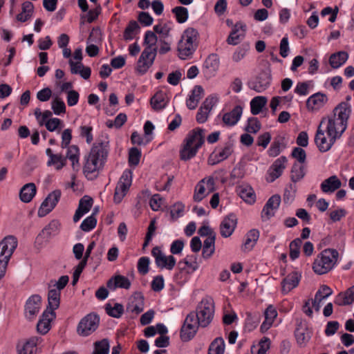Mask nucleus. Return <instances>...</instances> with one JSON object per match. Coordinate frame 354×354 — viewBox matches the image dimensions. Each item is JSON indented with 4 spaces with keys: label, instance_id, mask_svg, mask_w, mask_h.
Wrapping results in <instances>:
<instances>
[{
    "label": "nucleus",
    "instance_id": "44",
    "mask_svg": "<svg viewBox=\"0 0 354 354\" xmlns=\"http://www.w3.org/2000/svg\"><path fill=\"white\" fill-rule=\"evenodd\" d=\"M267 103V98L264 96L254 97L250 102L251 113L253 115L259 114Z\"/></svg>",
    "mask_w": 354,
    "mask_h": 354
},
{
    "label": "nucleus",
    "instance_id": "56",
    "mask_svg": "<svg viewBox=\"0 0 354 354\" xmlns=\"http://www.w3.org/2000/svg\"><path fill=\"white\" fill-rule=\"evenodd\" d=\"M51 108L54 113L56 115H60L66 113V105L64 101L59 97H56L52 101Z\"/></svg>",
    "mask_w": 354,
    "mask_h": 354
},
{
    "label": "nucleus",
    "instance_id": "43",
    "mask_svg": "<svg viewBox=\"0 0 354 354\" xmlns=\"http://www.w3.org/2000/svg\"><path fill=\"white\" fill-rule=\"evenodd\" d=\"M286 147V145L284 144V138L283 137H277L274 139L268 151V153L271 157H276L280 153L282 149Z\"/></svg>",
    "mask_w": 354,
    "mask_h": 354
},
{
    "label": "nucleus",
    "instance_id": "29",
    "mask_svg": "<svg viewBox=\"0 0 354 354\" xmlns=\"http://www.w3.org/2000/svg\"><path fill=\"white\" fill-rule=\"evenodd\" d=\"M342 186L341 180L333 175L324 180L321 184V189L324 193H333Z\"/></svg>",
    "mask_w": 354,
    "mask_h": 354
},
{
    "label": "nucleus",
    "instance_id": "47",
    "mask_svg": "<svg viewBox=\"0 0 354 354\" xmlns=\"http://www.w3.org/2000/svg\"><path fill=\"white\" fill-rule=\"evenodd\" d=\"M140 26L136 21H131L124 31V39L125 40L133 39L134 36L140 31Z\"/></svg>",
    "mask_w": 354,
    "mask_h": 354
},
{
    "label": "nucleus",
    "instance_id": "22",
    "mask_svg": "<svg viewBox=\"0 0 354 354\" xmlns=\"http://www.w3.org/2000/svg\"><path fill=\"white\" fill-rule=\"evenodd\" d=\"M287 158L286 156H281L273 162L269 169V174L271 181L273 182L280 177L286 167Z\"/></svg>",
    "mask_w": 354,
    "mask_h": 354
},
{
    "label": "nucleus",
    "instance_id": "58",
    "mask_svg": "<svg viewBox=\"0 0 354 354\" xmlns=\"http://www.w3.org/2000/svg\"><path fill=\"white\" fill-rule=\"evenodd\" d=\"M141 157L140 151L136 148L133 147L130 149L129 153V163L130 165L136 166L140 162Z\"/></svg>",
    "mask_w": 354,
    "mask_h": 354
},
{
    "label": "nucleus",
    "instance_id": "55",
    "mask_svg": "<svg viewBox=\"0 0 354 354\" xmlns=\"http://www.w3.org/2000/svg\"><path fill=\"white\" fill-rule=\"evenodd\" d=\"M97 220L94 216V213H93L92 215L88 216L82 221L80 225V228L84 232H89L93 228H95Z\"/></svg>",
    "mask_w": 354,
    "mask_h": 354
},
{
    "label": "nucleus",
    "instance_id": "53",
    "mask_svg": "<svg viewBox=\"0 0 354 354\" xmlns=\"http://www.w3.org/2000/svg\"><path fill=\"white\" fill-rule=\"evenodd\" d=\"M301 240L299 238H297L294 239L292 242L290 243V257L295 260L297 259L299 256L300 253V247L301 245Z\"/></svg>",
    "mask_w": 354,
    "mask_h": 354
},
{
    "label": "nucleus",
    "instance_id": "8",
    "mask_svg": "<svg viewBox=\"0 0 354 354\" xmlns=\"http://www.w3.org/2000/svg\"><path fill=\"white\" fill-rule=\"evenodd\" d=\"M100 318L97 315L90 313L80 322L77 331L80 336L86 337L93 333L98 327Z\"/></svg>",
    "mask_w": 354,
    "mask_h": 354
},
{
    "label": "nucleus",
    "instance_id": "46",
    "mask_svg": "<svg viewBox=\"0 0 354 354\" xmlns=\"http://www.w3.org/2000/svg\"><path fill=\"white\" fill-rule=\"evenodd\" d=\"M225 342L222 337L216 338L209 345L208 354H224Z\"/></svg>",
    "mask_w": 354,
    "mask_h": 354
},
{
    "label": "nucleus",
    "instance_id": "25",
    "mask_svg": "<svg viewBox=\"0 0 354 354\" xmlns=\"http://www.w3.org/2000/svg\"><path fill=\"white\" fill-rule=\"evenodd\" d=\"M233 152V145L227 142L223 148L218 150L214 154H212L209 160V164L215 165L225 159H227Z\"/></svg>",
    "mask_w": 354,
    "mask_h": 354
},
{
    "label": "nucleus",
    "instance_id": "52",
    "mask_svg": "<svg viewBox=\"0 0 354 354\" xmlns=\"http://www.w3.org/2000/svg\"><path fill=\"white\" fill-rule=\"evenodd\" d=\"M172 13L175 15L176 21L183 24L185 22L189 16L188 10L183 6H176L172 9Z\"/></svg>",
    "mask_w": 354,
    "mask_h": 354
},
{
    "label": "nucleus",
    "instance_id": "61",
    "mask_svg": "<svg viewBox=\"0 0 354 354\" xmlns=\"http://www.w3.org/2000/svg\"><path fill=\"white\" fill-rule=\"evenodd\" d=\"M292 158L298 160V163L304 164L306 159V153L304 149L301 147H295L292 151Z\"/></svg>",
    "mask_w": 354,
    "mask_h": 354
},
{
    "label": "nucleus",
    "instance_id": "31",
    "mask_svg": "<svg viewBox=\"0 0 354 354\" xmlns=\"http://www.w3.org/2000/svg\"><path fill=\"white\" fill-rule=\"evenodd\" d=\"M245 26L241 24H236L227 39V43L230 45H236L245 36Z\"/></svg>",
    "mask_w": 354,
    "mask_h": 354
},
{
    "label": "nucleus",
    "instance_id": "40",
    "mask_svg": "<svg viewBox=\"0 0 354 354\" xmlns=\"http://www.w3.org/2000/svg\"><path fill=\"white\" fill-rule=\"evenodd\" d=\"M34 6L30 1H26L22 3L21 12L16 17L17 20L20 22H25L28 21L33 13Z\"/></svg>",
    "mask_w": 354,
    "mask_h": 354
},
{
    "label": "nucleus",
    "instance_id": "13",
    "mask_svg": "<svg viewBox=\"0 0 354 354\" xmlns=\"http://www.w3.org/2000/svg\"><path fill=\"white\" fill-rule=\"evenodd\" d=\"M214 190V180L212 177L201 180L196 186L194 200L196 202L202 201L206 196Z\"/></svg>",
    "mask_w": 354,
    "mask_h": 354
},
{
    "label": "nucleus",
    "instance_id": "28",
    "mask_svg": "<svg viewBox=\"0 0 354 354\" xmlns=\"http://www.w3.org/2000/svg\"><path fill=\"white\" fill-rule=\"evenodd\" d=\"M295 335L297 344L301 347L305 346L310 338V333L306 324H303L302 322L297 324Z\"/></svg>",
    "mask_w": 354,
    "mask_h": 354
},
{
    "label": "nucleus",
    "instance_id": "63",
    "mask_svg": "<svg viewBox=\"0 0 354 354\" xmlns=\"http://www.w3.org/2000/svg\"><path fill=\"white\" fill-rule=\"evenodd\" d=\"M59 223L57 220H53L43 230L44 233H46L48 236H51L57 233L59 228Z\"/></svg>",
    "mask_w": 354,
    "mask_h": 354
},
{
    "label": "nucleus",
    "instance_id": "48",
    "mask_svg": "<svg viewBox=\"0 0 354 354\" xmlns=\"http://www.w3.org/2000/svg\"><path fill=\"white\" fill-rule=\"evenodd\" d=\"M66 165V158L61 153L54 154L47 162L48 166L54 165L57 170L62 169Z\"/></svg>",
    "mask_w": 354,
    "mask_h": 354
},
{
    "label": "nucleus",
    "instance_id": "16",
    "mask_svg": "<svg viewBox=\"0 0 354 354\" xmlns=\"http://www.w3.org/2000/svg\"><path fill=\"white\" fill-rule=\"evenodd\" d=\"M41 306V298L37 295H32L26 301L25 314L26 318L33 319L39 313Z\"/></svg>",
    "mask_w": 354,
    "mask_h": 354
},
{
    "label": "nucleus",
    "instance_id": "41",
    "mask_svg": "<svg viewBox=\"0 0 354 354\" xmlns=\"http://www.w3.org/2000/svg\"><path fill=\"white\" fill-rule=\"evenodd\" d=\"M306 175V167L304 164L295 162L290 171V179L292 182L300 181Z\"/></svg>",
    "mask_w": 354,
    "mask_h": 354
},
{
    "label": "nucleus",
    "instance_id": "15",
    "mask_svg": "<svg viewBox=\"0 0 354 354\" xmlns=\"http://www.w3.org/2000/svg\"><path fill=\"white\" fill-rule=\"evenodd\" d=\"M220 60L216 53L209 55L205 59L203 65V72L207 78H211L214 76L218 69Z\"/></svg>",
    "mask_w": 354,
    "mask_h": 354
},
{
    "label": "nucleus",
    "instance_id": "19",
    "mask_svg": "<svg viewBox=\"0 0 354 354\" xmlns=\"http://www.w3.org/2000/svg\"><path fill=\"white\" fill-rule=\"evenodd\" d=\"M270 75L267 72H261L256 80L249 84L250 88L258 93L264 91L270 84Z\"/></svg>",
    "mask_w": 354,
    "mask_h": 354
},
{
    "label": "nucleus",
    "instance_id": "42",
    "mask_svg": "<svg viewBox=\"0 0 354 354\" xmlns=\"http://www.w3.org/2000/svg\"><path fill=\"white\" fill-rule=\"evenodd\" d=\"M348 55L346 52L339 51L330 55L329 63L333 68H337L344 64L348 59Z\"/></svg>",
    "mask_w": 354,
    "mask_h": 354
},
{
    "label": "nucleus",
    "instance_id": "11",
    "mask_svg": "<svg viewBox=\"0 0 354 354\" xmlns=\"http://www.w3.org/2000/svg\"><path fill=\"white\" fill-rule=\"evenodd\" d=\"M324 122L325 118H323L317 128L315 137V144L321 152L329 151L337 140V138L333 136H328V140H327L324 135V131L322 129V125Z\"/></svg>",
    "mask_w": 354,
    "mask_h": 354
},
{
    "label": "nucleus",
    "instance_id": "32",
    "mask_svg": "<svg viewBox=\"0 0 354 354\" xmlns=\"http://www.w3.org/2000/svg\"><path fill=\"white\" fill-rule=\"evenodd\" d=\"M203 93L204 90L201 86H195L192 91V94L186 102L188 109L191 110L195 109L200 100L202 98Z\"/></svg>",
    "mask_w": 354,
    "mask_h": 354
},
{
    "label": "nucleus",
    "instance_id": "14",
    "mask_svg": "<svg viewBox=\"0 0 354 354\" xmlns=\"http://www.w3.org/2000/svg\"><path fill=\"white\" fill-rule=\"evenodd\" d=\"M17 239L15 236L8 235L0 242V258L9 261L15 250L17 247Z\"/></svg>",
    "mask_w": 354,
    "mask_h": 354
},
{
    "label": "nucleus",
    "instance_id": "26",
    "mask_svg": "<svg viewBox=\"0 0 354 354\" xmlns=\"http://www.w3.org/2000/svg\"><path fill=\"white\" fill-rule=\"evenodd\" d=\"M327 96L321 93L311 95L306 101V106L309 110H317L324 106L327 102Z\"/></svg>",
    "mask_w": 354,
    "mask_h": 354
},
{
    "label": "nucleus",
    "instance_id": "6",
    "mask_svg": "<svg viewBox=\"0 0 354 354\" xmlns=\"http://www.w3.org/2000/svg\"><path fill=\"white\" fill-rule=\"evenodd\" d=\"M196 318L201 327L205 328L212 322L214 315V304L211 298H204L196 309Z\"/></svg>",
    "mask_w": 354,
    "mask_h": 354
},
{
    "label": "nucleus",
    "instance_id": "37",
    "mask_svg": "<svg viewBox=\"0 0 354 354\" xmlns=\"http://www.w3.org/2000/svg\"><path fill=\"white\" fill-rule=\"evenodd\" d=\"M67 149L66 156H64L72 162V167L74 170H78L80 165V149L77 145L68 146Z\"/></svg>",
    "mask_w": 354,
    "mask_h": 354
},
{
    "label": "nucleus",
    "instance_id": "9",
    "mask_svg": "<svg viewBox=\"0 0 354 354\" xmlns=\"http://www.w3.org/2000/svg\"><path fill=\"white\" fill-rule=\"evenodd\" d=\"M156 53V48L146 47L144 49L138 59L136 66V71L139 74H145L152 66Z\"/></svg>",
    "mask_w": 354,
    "mask_h": 354
},
{
    "label": "nucleus",
    "instance_id": "2",
    "mask_svg": "<svg viewBox=\"0 0 354 354\" xmlns=\"http://www.w3.org/2000/svg\"><path fill=\"white\" fill-rule=\"evenodd\" d=\"M109 153V142L99 141L93 144L90 153L86 158L84 173L87 178L102 169Z\"/></svg>",
    "mask_w": 354,
    "mask_h": 354
},
{
    "label": "nucleus",
    "instance_id": "27",
    "mask_svg": "<svg viewBox=\"0 0 354 354\" xmlns=\"http://www.w3.org/2000/svg\"><path fill=\"white\" fill-rule=\"evenodd\" d=\"M106 286L112 290H114L118 288L129 289L131 286V281L124 276L115 275L107 281Z\"/></svg>",
    "mask_w": 354,
    "mask_h": 354
},
{
    "label": "nucleus",
    "instance_id": "24",
    "mask_svg": "<svg viewBox=\"0 0 354 354\" xmlns=\"http://www.w3.org/2000/svg\"><path fill=\"white\" fill-rule=\"evenodd\" d=\"M243 112V108L240 105H236L234 109L223 115V123L228 127L234 126L240 120Z\"/></svg>",
    "mask_w": 354,
    "mask_h": 354
},
{
    "label": "nucleus",
    "instance_id": "12",
    "mask_svg": "<svg viewBox=\"0 0 354 354\" xmlns=\"http://www.w3.org/2000/svg\"><path fill=\"white\" fill-rule=\"evenodd\" d=\"M151 254L155 258L156 264L158 268H167L169 270L174 268L176 265L174 257L172 255L165 256L159 247H154L151 250Z\"/></svg>",
    "mask_w": 354,
    "mask_h": 354
},
{
    "label": "nucleus",
    "instance_id": "18",
    "mask_svg": "<svg viewBox=\"0 0 354 354\" xmlns=\"http://www.w3.org/2000/svg\"><path fill=\"white\" fill-rule=\"evenodd\" d=\"M55 318V313L46 309L37 324V330L41 335L46 334L50 329V322Z\"/></svg>",
    "mask_w": 354,
    "mask_h": 354
},
{
    "label": "nucleus",
    "instance_id": "33",
    "mask_svg": "<svg viewBox=\"0 0 354 354\" xmlns=\"http://www.w3.org/2000/svg\"><path fill=\"white\" fill-rule=\"evenodd\" d=\"M144 309V297L140 292H136L131 301L128 304L127 310L131 313L138 315Z\"/></svg>",
    "mask_w": 354,
    "mask_h": 354
},
{
    "label": "nucleus",
    "instance_id": "30",
    "mask_svg": "<svg viewBox=\"0 0 354 354\" xmlns=\"http://www.w3.org/2000/svg\"><path fill=\"white\" fill-rule=\"evenodd\" d=\"M69 65L72 74H80L84 80H88L91 74V70L88 66H84L82 62H73L70 59Z\"/></svg>",
    "mask_w": 354,
    "mask_h": 354
},
{
    "label": "nucleus",
    "instance_id": "4",
    "mask_svg": "<svg viewBox=\"0 0 354 354\" xmlns=\"http://www.w3.org/2000/svg\"><path fill=\"white\" fill-rule=\"evenodd\" d=\"M199 39L198 31L192 27L185 30L178 44V51L181 59H186L196 51Z\"/></svg>",
    "mask_w": 354,
    "mask_h": 354
},
{
    "label": "nucleus",
    "instance_id": "62",
    "mask_svg": "<svg viewBox=\"0 0 354 354\" xmlns=\"http://www.w3.org/2000/svg\"><path fill=\"white\" fill-rule=\"evenodd\" d=\"M248 49V44H244L239 47L232 55L233 61H234L235 62L241 61L245 57Z\"/></svg>",
    "mask_w": 354,
    "mask_h": 354
},
{
    "label": "nucleus",
    "instance_id": "45",
    "mask_svg": "<svg viewBox=\"0 0 354 354\" xmlns=\"http://www.w3.org/2000/svg\"><path fill=\"white\" fill-rule=\"evenodd\" d=\"M259 237V232L256 229L250 230L247 235L246 239L243 243V250H250L256 244Z\"/></svg>",
    "mask_w": 354,
    "mask_h": 354
},
{
    "label": "nucleus",
    "instance_id": "51",
    "mask_svg": "<svg viewBox=\"0 0 354 354\" xmlns=\"http://www.w3.org/2000/svg\"><path fill=\"white\" fill-rule=\"evenodd\" d=\"M53 203H49L47 201H44L38 210V216L39 217L45 216L46 214L50 213L56 206L57 203V196L53 198Z\"/></svg>",
    "mask_w": 354,
    "mask_h": 354
},
{
    "label": "nucleus",
    "instance_id": "57",
    "mask_svg": "<svg viewBox=\"0 0 354 354\" xmlns=\"http://www.w3.org/2000/svg\"><path fill=\"white\" fill-rule=\"evenodd\" d=\"M185 206L182 203H176L171 206L170 216L172 221L177 220L184 211Z\"/></svg>",
    "mask_w": 354,
    "mask_h": 354
},
{
    "label": "nucleus",
    "instance_id": "35",
    "mask_svg": "<svg viewBox=\"0 0 354 354\" xmlns=\"http://www.w3.org/2000/svg\"><path fill=\"white\" fill-rule=\"evenodd\" d=\"M37 188L33 183L24 185L19 192L20 200L24 203H29L36 194Z\"/></svg>",
    "mask_w": 354,
    "mask_h": 354
},
{
    "label": "nucleus",
    "instance_id": "1",
    "mask_svg": "<svg viewBox=\"0 0 354 354\" xmlns=\"http://www.w3.org/2000/svg\"><path fill=\"white\" fill-rule=\"evenodd\" d=\"M351 113V105L345 102L339 103L333 109V115L328 118L326 131L328 136H333L339 139L346 131L348 121Z\"/></svg>",
    "mask_w": 354,
    "mask_h": 354
},
{
    "label": "nucleus",
    "instance_id": "64",
    "mask_svg": "<svg viewBox=\"0 0 354 354\" xmlns=\"http://www.w3.org/2000/svg\"><path fill=\"white\" fill-rule=\"evenodd\" d=\"M165 282L162 275L155 277L151 282V289L155 292H160L164 288Z\"/></svg>",
    "mask_w": 354,
    "mask_h": 354
},
{
    "label": "nucleus",
    "instance_id": "10",
    "mask_svg": "<svg viewBox=\"0 0 354 354\" xmlns=\"http://www.w3.org/2000/svg\"><path fill=\"white\" fill-rule=\"evenodd\" d=\"M132 183V172L127 169L124 171L115 189L113 199L115 203H119L126 195Z\"/></svg>",
    "mask_w": 354,
    "mask_h": 354
},
{
    "label": "nucleus",
    "instance_id": "17",
    "mask_svg": "<svg viewBox=\"0 0 354 354\" xmlns=\"http://www.w3.org/2000/svg\"><path fill=\"white\" fill-rule=\"evenodd\" d=\"M281 203V197L278 194L272 196L264 205L261 212L263 220H269L274 215L275 211L279 208Z\"/></svg>",
    "mask_w": 354,
    "mask_h": 354
},
{
    "label": "nucleus",
    "instance_id": "59",
    "mask_svg": "<svg viewBox=\"0 0 354 354\" xmlns=\"http://www.w3.org/2000/svg\"><path fill=\"white\" fill-rule=\"evenodd\" d=\"M261 129V123L257 118H250L248 120L245 131L249 133H256Z\"/></svg>",
    "mask_w": 354,
    "mask_h": 354
},
{
    "label": "nucleus",
    "instance_id": "20",
    "mask_svg": "<svg viewBox=\"0 0 354 354\" xmlns=\"http://www.w3.org/2000/svg\"><path fill=\"white\" fill-rule=\"evenodd\" d=\"M301 274L297 272H292L288 274L281 281V291L287 294L296 288L300 281Z\"/></svg>",
    "mask_w": 354,
    "mask_h": 354
},
{
    "label": "nucleus",
    "instance_id": "36",
    "mask_svg": "<svg viewBox=\"0 0 354 354\" xmlns=\"http://www.w3.org/2000/svg\"><path fill=\"white\" fill-rule=\"evenodd\" d=\"M38 337H32L26 342L21 346L18 345V354H36Z\"/></svg>",
    "mask_w": 354,
    "mask_h": 354
},
{
    "label": "nucleus",
    "instance_id": "38",
    "mask_svg": "<svg viewBox=\"0 0 354 354\" xmlns=\"http://www.w3.org/2000/svg\"><path fill=\"white\" fill-rule=\"evenodd\" d=\"M61 291L55 288L50 289L48 293V307L46 309L54 312L59 308L60 304Z\"/></svg>",
    "mask_w": 354,
    "mask_h": 354
},
{
    "label": "nucleus",
    "instance_id": "3",
    "mask_svg": "<svg viewBox=\"0 0 354 354\" xmlns=\"http://www.w3.org/2000/svg\"><path fill=\"white\" fill-rule=\"evenodd\" d=\"M204 143V130L196 128L191 131L184 140L180 150V158L187 161L194 158Z\"/></svg>",
    "mask_w": 354,
    "mask_h": 354
},
{
    "label": "nucleus",
    "instance_id": "5",
    "mask_svg": "<svg viewBox=\"0 0 354 354\" xmlns=\"http://www.w3.org/2000/svg\"><path fill=\"white\" fill-rule=\"evenodd\" d=\"M339 253L335 249H325L315 258L313 270L317 274H324L330 271L336 264Z\"/></svg>",
    "mask_w": 354,
    "mask_h": 354
},
{
    "label": "nucleus",
    "instance_id": "21",
    "mask_svg": "<svg viewBox=\"0 0 354 354\" xmlns=\"http://www.w3.org/2000/svg\"><path fill=\"white\" fill-rule=\"evenodd\" d=\"M237 224V218L234 214L225 216L220 225L221 234L223 237H229L233 233Z\"/></svg>",
    "mask_w": 354,
    "mask_h": 354
},
{
    "label": "nucleus",
    "instance_id": "60",
    "mask_svg": "<svg viewBox=\"0 0 354 354\" xmlns=\"http://www.w3.org/2000/svg\"><path fill=\"white\" fill-rule=\"evenodd\" d=\"M149 259L147 257L140 258L138 262V271L142 275H145L149 272Z\"/></svg>",
    "mask_w": 354,
    "mask_h": 354
},
{
    "label": "nucleus",
    "instance_id": "7",
    "mask_svg": "<svg viewBox=\"0 0 354 354\" xmlns=\"http://www.w3.org/2000/svg\"><path fill=\"white\" fill-rule=\"evenodd\" d=\"M199 324V321L196 318L195 313L188 314L180 329V338L184 342L192 339L196 335Z\"/></svg>",
    "mask_w": 354,
    "mask_h": 354
},
{
    "label": "nucleus",
    "instance_id": "39",
    "mask_svg": "<svg viewBox=\"0 0 354 354\" xmlns=\"http://www.w3.org/2000/svg\"><path fill=\"white\" fill-rule=\"evenodd\" d=\"M265 321L261 326V330L262 331H266L268 330L273 323L274 319L277 316V312L272 306H269L265 310Z\"/></svg>",
    "mask_w": 354,
    "mask_h": 354
},
{
    "label": "nucleus",
    "instance_id": "49",
    "mask_svg": "<svg viewBox=\"0 0 354 354\" xmlns=\"http://www.w3.org/2000/svg\"><path fill=\"white\" fill-rule=\"evenodd\" d=\"M151 104L154 110H160L165 107L164 93L161 91L157 92L151 99Z\"/></svg>",
    "mask_w": 354,
    "mask_h": 354
},
{
    "label": "nucleus",
    "instance_id": "34",
    "mask_svg": "<svg viewBox=\"0 0 354 354\" xmlns=\"http://www.w3.org/2000/svg\"><path fill=\"white\" fill-rule=\"evenodd\" d=\"M236 192L240 197L246 203L252 204L255 202L256 195L251 186L248 185L239 186Z\"/></svg>",
    "mask_w": 354,
    "mask_h": 354
},
{
    "label": "nucleus",
    "instance_id": "54",
    "mask_svg": "<svg viewBox=\"0 0 354 354\" xmlns=\"http://www.w3.org/2000/svg\"><path fill=\"white\" fill-rule=\"evenodd\" d=\"M109 343L107 339L95 343V350L93 354H109Z\"/></svg>",
    "mask_w": 354,
    "mask_h": 354
},
{
    "label": "nucleus",
    "instance_id": "23",
    "mask_svg": "<svg viewBox=\"0 0 354 354\" xmlns=\"http://www.w3.org/2000/svg\"><path fill=\"white\" fill-rule=\"evenodd\" d=\"M93 205V199L84 196L79 202L78 207L73 216V221L77 222L85 214L89 212Z\"/></svg>",
    "mask_w": 354,
    "mask_h": 354
},
{
    "label": "nucleus",
    "instance_id": "50",
    "mask_svg": "<svg viewBox=\"0 0 354 354\" xmlns=\"http://www.w3.org/2000/svg\"><path fill=\"white\" fill-rule=\"evenodd\" d=\"M105 310L109 316L115 318H120L124 313L123 306L118 303L115 304L113 307L110 304H106Z\"/></svg>",
    "mask_w": 354,
    "mask_h": 354
}]
</instances>
